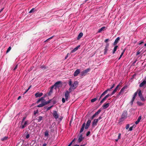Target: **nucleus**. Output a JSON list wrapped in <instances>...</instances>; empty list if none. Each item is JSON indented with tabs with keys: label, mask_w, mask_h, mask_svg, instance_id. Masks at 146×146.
<instances>
[{
	"label": "nucleus",
	"mask_w": 146,
	"mask_h": 146,
	"mask_svg": "<svg viewBox=\"0 0 146 146\" xmlns=\"http://www.w3.org/2000/svg\"><path fill=\"white\" fill-rule=\"evenodd\" d=\"M43 95V93H39V92L36 93L35 94V96L36 98L40 97L42 96Z\"/></svg>",
	"instance_id": "16"
},
{
	"label": "nucleus",
	"mask_w": 146,
	"mask_h": 146,
	"mask_svg": "<svg viewBox=\"0 0 146 146\" xmlns=\"http://www.w3.org/2000/svg\"><path fill=\"white\" fill-rule=\"evenodd\" d=\"M138 95L140 97L141 96H142V94L141 92V90H139V92H138Z\"/></svg>",
	"instance_id": "33"
},
{
	"label": "nucleus",
	"mask_w": 146,
	"mask_h": 146,
	"mask_svg": "<svg viewBox=\"0 0 146 146\" xmlns=\"http://www.w3.org/2000/svg\"><path fill=\"white\" fill-rule=\"evenodd\" d=\"M91 122V121L90 120H88L86 124L90 126Z\"/></svg>",
	"instance_id": "31"
},
{
	"label": "nucleus",
	"mask_w": 146,
	"mask_h": 146,
	"mask_svg": "<svg viewBox=\"0 0 146 146\" xmlns=\"http://www.w3.org/2000/svg\"><path fill=\"white\" fill-rule=\"evenodd\" d=\"M29 137H30L29 135V134H28L26 135V138L27 139Z\"/></svg>",
	"instance_id": "50"
},
{
	"label": "nucleus",
	"mask_w": 146,
	"mask_h": 146,
	"mask_svg": "<svg viewBox=\"0 0 146 146\" xmlns=\"http://www.w3.org/2000/svg\"><path fill=\"white\" fill-rule=\"evenodd\" d=\"M146 84V80H144L143 82L140 84L139 87H143Z\"/></svg>",
	"instance_id": "13"
},
{
	"label": "nucleus",
	"mask_w": 146,
	"mask_h": 146,
	"mask_svg": "<svg viewBox=\"0 0 146 146\" xmlns=\"http://www.w3.org/2000/svg\"><path fill=\"white\" fill-rule=\"evenodd\" d=\"M90 68H88L86 69L83 71L81 73V76H85L86 75L88 72L90 71Z\"/></svg>",
	"instance_id": "6"
},
{
	"label": "nucleus",
	"mask_w": 146,
	"mask_h": 146,
	"mask_svg": "<svg viewBox=\"0 0 146 146\" xmlns=\"http://www.w3.org/2000/svg\"><path fill=\"white\" fill-rule=\"evenodd\" d=\"M61 83V82L60 81H58L56 82L54 84V86H55L54 88L56 89L57 87H59L60 86V83Z\"/></svg>",
	"instance_id": "11"
},
{
	"label": "nucleus",
	"mask_w": 146,
	"mask_h": 146,
	"mask_svg": "<svg viewBox=\"0 0 146 146\" xmlns=\"http://www.w3.org/2000/svg\"><path fill=\"white\" fill-rule=\"evenodd\" d=\"M83 33H80L78 35V37H77V39L79 40L83 36Z\"/></svg>",
	"instance_id": "25"
},
{
	"label": "nucleus",
	"mask_w": 146,
	"mask_h": 146,
	"mask_svg": "<svg viewBox=\"0 0 146 146\" xmlns=\"http://www.w3.org/2000/svg\"><path fill=\"white\" fill-rule=\"evenodd\" d=\"M98 121V119H94L92 123V125L93 126L96 125Z\"/></svg>",
	"instance_id": "17"
},
{
	"label": "nucleus",
	"mask_w": 146,
	"mask_h": 146,
	"mask_svg": "<svg viewBox=\"0 0 146 146\" xmlns=\"http://www.w3.org/2000/svg\"><path fill=\"white\" fill-rule=\"evenodd\" d=\"M138 91V90L136 92H135L134 93V94L133 95V98H134V99H135V97L136 96H137V94Z\"/></svg>",
	"instance_id": "29"
},
{
	"label": "nucleus",
	"mask_w": 146,
	"mask_h": 146,
	"mask_svg": "<svg viewBox=\"0 0 146 146\" xmlns=\"http://www.w3.org/2000/svg\"><path fill=\"white\" fill-rule=\"evenodd\" d=\"M43 117L41 116H40L38 117V119H37L38 122H40L41 120L42 119Z\"/></svg>",
	"instance_id": "28"
},
{
	"label": "nucleus",
	"mask_w": 146,
	"mask_h": 146,
	"mask_svg": "<svg viewBox=\"0 0 146 146\" xmlns=\"http://www.w3.org/2000/svg\"><path fill=\"white\" fill-rule=\"evenodd\" d=\"M129 124H127L126 125V126L125 127L126 129H127L129 127Z\"/></svg>",
	"instance_id": "45"
},
{
	"label": "nucleus",
	"mask_w": 146,
	"mask_h": 146,
	"mask_svg": "<svg viewBox=\"0 0 146 146\" xmlns=\"http://www.w3.org/2000/svg\"><path fill=\"white\" fill-rule=\"evenodd\" d=\"M46 143H44L43 145L42 146H46Z\"/></svg>",
	"instance_id": "64"
},
{
	"label": "nucleus",
	"mask_w": 146,
	"mask_h": 146,
	"mask_svg": "<svg viewBox=\"0 0 146 146\" xmlns=\"http://www.w3.org/2000/svg\"><path fill=\"white\" fill-rule=\"evenodd\" d=\"M114 86H115V84H113L112 85V86L111 87V88L112 89V88H113L114 87Z\"/></svg>",
	"instance_id": "62"
},
{
	"label": "nucleus",
	"mask_w": 146,
	"mask_h": 146,
	"mask_svg": "<svg viewBox=\"0 0 146 146\" xmlns=\"http://www.w3.org/2000/svg\"><path fill=\"white\" fill-rule=\"evenodd\" d=\"M108 91L107 90L105 91L101 94L100 97V98L99 99H100L103 96L105 95L106 93H107L108 92Z\"/></svg>",
	"instance_id": "26"
},
{
	"label": "nucleus",
	"mask_w": 146,
	"mask_h": 146,
	"mask_svg": "<svg viewBox=\"0 0 146 146\" xmlns=\"http://www.w3.org/2000/svg\"><path fill=\"white\" fill-rule=\"evenodd\" d=\"M80 70L79 69H77L74 72V76H77L80 73Z\"/></svg>",
	"instance_id": "12"
},
{
	"label": "nucleus",
	"mask_w": 146,
	"mask_h": 146,
	"mask_svg": "<svg viewBox=\"0 0 146 146\" xmlns=\"http://www.w3.org/2000/svg\"><path fill=\"white\" fill-rule=\"evenodd\" d=\"M141 100L143 101H145V99L143 97V96H141L139 97Z\"/></svg>",
	"instance_id": "38"
},
{
	"label": "nucleus",
	"mask_w": 146,
	"mask_h": 146,
	"mask_svg": "<svg viewBox=\"0 0 146 146\" xmlns=\"http://www.w3.org/2000/svg\"><path fill=\"white\" fill-rule=\"evenodd\" d=\"M68 53L67 55L66 56L65 58V59H66L68 57Z\"/></svg>",
	"instance_id": "54"
},
{
	"label": "nucleus",
	"mask_w": 146,
	"mask_h": 146,
	"mask_svg": "<svg viewBox=\"0 0 146 146\" xmlns=\"http://www.w3.org/2000/svg\"><path fill=\"white\" fill-rule=\"evenodd\" d=\"M120 39V38L119 37H117L115 40V41L114 43V44L115 45L117 44L118 41Z\"/></svg>",
	"instance_id": "23"
},
{
	"label": "nucleus",
	"mask_w": 146,
	"mask_h": 146,
	"mask_svg": "<svg viewBox=\"0 0 146 146\" xmlns=\"http://www.w3.org/2000/svg\"><path fill=\"white\" fill-rule=\"evenodd\" d=\"M119 86V84L118 85L115 89L113 90L112 92L111 93V95H113L117 91V90L118 89V88Z\"/></svg>",
	"instance_id": "15"
},
{
	"label": "nucleus",
	"mask_w": 146,
	"mask_h": 146,
	"mask_svg": "<svg viewBox=\"0 0 146 146\" xmlns=\"http://www.w3.org/2000/svg\"><path fill=\"white\" fill-rule=\"evenodd\" d=\"M29 124V121L27 120L25 121L24 124L21 125L20 127L22 129H23L25 127Z\"/></svg>",
	"instance_id": "7"
},
{
	"label": "nucleus",
	"mask_w": 146,
	"mask_h": 146,
	"mask_svg": "<svg viewBox=\"0 0 146 146\" xmlns=\"http://www.w3.org/2000/svg\"><path fill=\"white\" fill-rule=\"evenodd\" d=\"M101 110L100 109L99 110L95 113L91 117L92 119H93L94 117L99 114L101 112Z\"/></svg>",
	"instance_id": "10"
},
{
	"label": "nucleus",
	"mask_w": 146,
	"mask_h": 146,
	"mask_svg": "<svg viewBox=\"0 0 146 146\" xmlns=\"http://www.w3.org/2000/svg\"><path fill=\"white\" fill-rule=\"evenodd\" d=\"M44 135L45 137H46V139H47L49 137V131L48 130L45 131Z\"/></svg>",
	"instance_id": "20"
},
{
	"label": "nucleus",
	"mask_w": 146,
	"mask_h": 146,
	"mask_svg": "<svg viewBox=\"0 0 146 146\" xmlns=\"http://www.w3.org/2000/svg\"><path fill=\"white\" fill-rule=\"evenodd\" d=\"M106 29V27H102L101 29H99L98 31V33H100L102 31H104Z\"/></svg>",
	"instance_id": "18"
},
{
	"label": "nucleus",
	"mask_w": 146,
	"mask_h": 146,
	"mask_svg": "<svg viewBox=\"0 0 146 146\" xmlns=\"http://www.w3.org/2000/svg\"><path fill=\"white\" fill-rule=\"evenodd\" d=\"M141 119V116H139L138 117V118L137 120L135 122V123L136 124H138L139 123V121H140Z\"/></svg>",
	"instance_id": "22"
},
{
	"label": "nucleus",
	"mask_w": 146,
	"mask_h": 146,
	"mask_svg": "<svg viewBox=\"0 0 146 146\" xmlns=\"http://www.w3.org/2000/svg\"><path fill=\"white\" fill-rule=\"evenodd\" d=\"M52 107V106L48 107L47 108V110H50L51 109V108Z\"/></svg>",
	"instance_id": "53"
},
{
	"label": "nucleus",
	"mask_w": 146,
	"mask_h": 146,
	"mask_svg": "<svg viewBox=\"0 0 146 146\" xmlns=\"http://www.w3.org/2000/svg\"><path fill=\"white\" fill-rule=\"evenodd\" d=\"M53 116L56 119H57L59 117V115L58 114L57 112L56 111H53V113H52Z\"/></svg>",
	"instance_id": "8"
},
{
	"label": "nucleus",
	"mask_w": 146,
	"mask_h": 146,
	"mask_svg": "<svg viewBox=\"0 0 146 146\" xmlns=\"http://www.w3.org/2000/svg\"><path fill=\"white\" fill-rule=\"evenodd\" d=\"M127 86H123L121 90L118 93V94L117 95V97H119V95L123 93L125 91V89L127 88Z\"/></svg>",
	"instance_id": "5"
},
{
	"label": "nucleus",
	"mask_w": 146,
	"mask_h": 146,
	"mask_svg": "<svg viewBox=\"0 0 146 146\" xmlns=\"http://www.w3.org/2000/svg\"><path fill=\"white\" fill-rule=\"evenodd\" d=\"M133 126L130 127L129 129V130L130 131H131L132 130L133 128Z\"/></svg>",
	"instance_id": "49"
},
{
	"label": "nucleus",
	"mask_w": 146,
	"mask_h": 146,
	"mask_svg": "<svg viewBox=\"0 0 146 146\" xmlns=\"http://www.w3.org/2000/svg\"><path fill=\"white\" fill-rule=\"evenodd\" d=\"M34 9H35L34 8H33L30 10V11H29V13H31L33 12L34 11Z\"/></svg>",
	"instance_id": "46"
},
{
	"label": "nucleus",
	"mask_w": 146,
	"mask_h": 146,
	"mask_svg": "<svg viewBox=\"0 0 146 146\" xmlns=\"http://www.w3.org/2000/svg\"><path fill=\"white\" fill-rule=\"evenodd\" d=\"M109 106V103H106L104 104L103 106L102 107L104 109H105L108 107Z\"/></svg>",
	"instance_id": "19"
},
{
	"label": "nucleus",
	"mask_w": 146,
	"mask_h": 146,
	"mask_svg": "<svg viewBox=\"0 0 146 146\" xmlns=\"http://www.w3.org/2000/svg\"><path fill=\"white\" fill-rule=\"evenodd\" d=\"M135 99L132 98L131 101V103L132 104L133 102V101H134Z\"/></svg>",
	"instance_id": "44"
},
{
	"label": "nucleus",
	"mask_w": 146,
	"mask_h": 146,
	"mask_svg": "<svg viewBox=\"0 0 146 146\" xmlns=\"http://www.w3.org/2000/svg\"><path fill=\"white\" fill-rule=\"evenodd\" d=\"M71 92L68 90H66L65 93V99L64 98H62V101L63 103H64L65 102V101H67L68 100L70 97L69 95L70 93Z\"/></svg>",
	"instance_id": "3"
},
{
	"label": "nucleus",
	"mask_w": 146,
	"mask_h": 146,
	"mask_svg": "<svg viewBox=\"0 0 146 146\" xmlns=\"http://www.w3.org/2000/svg\"><path fill=\"white\" fill-rule=\"evenodd\" d=\"M44 97H42L40 99H38L36 103H38L40 101H42V103L41 104H39L37 106L38 107H41L44 106L50 103V101L46 102L44 100Z\"/></svg>",
	"instance_id": "2"
},
{
	"label": "nucleus",
	"mask_w": 146,
	"mask_h": 146,
	"mask_svg": "<svg viewBox=\"0 0 146 146\" xmlns=\"http://www.w3.org/2000/svg\"><path fill=\"white\" fill-rule=\"evenodd\" d=\"M143 41H141L139 43V44L140 45V44H143Z\"/></svg>",
	"instance_id": "61"
},
{
	"label": "nucleus",
	"mask_w": 146,
	"mask_h": 146,
	"mask_svg": "<svg viewBox=\"0 0 146 146\" xmlns=\"http://www.w3.org/2000/svg\"><path fill=\"white\" fill-rule=\"evenodd\" d=\"M8 138V137H4L3 138H2L1 140L2 141H4L5 140H7Z\"/></svg>",
	"instance_id": "34"
},
{
	"label": "nucleus",
	"mask_w": 146,
	"mask_h": 146,
	"mask_svg": "<svg viewBox=\"0 0 146 146\" xmlns=\"http://www.w3.org/2000/svg\"><path fill=\"white\" fill-rule=\"evenodd\" d=\"M78 84V81H75L73 83H72L71 80L70 79L69 81L68 84L70 86L68 90L70 92H71L75 90L77 87Z\"/></svg>",
	"instance_id": "1"
},
{
	"label": "nucleus",
	"mask_w": 146,
	"mask_h": 146,
	"mask_svg": "<svg viewBox=\"0 0 146 146\" xmlns=\"http://www.w3.org/2000/svg\"><path fill=\"white\" fill-rule=\"evenodd\" d=\"M125 51V50H123V51L121 53V54L120 55V57H119V58H118V60H119L121 58V57L122 56H123V53H124V52Z\"/></svg>",
	"instance_id": "37"
},
{
	"label": "nucleus",
	"mask_w": 146,
	"mask_h": 146,
	"mask_svg": "<svg viewBox=\"0 0 146 146\" xmlns=\"http://www.w3.org/2000/svg\"><path fill=\"white\" fill-rule=\"evenodd\" d=\"M38 112V110H37L36 111H34V114L35 115Z\"/></svg>",
	"instance_id": "52"
},
{
	"label": "nucleus",
	"mask_w": 146,
	"mask_h": 146,
	"mask_svg": "<svg viewBox=\"0 0 146 146\" xmlns=\"http://www.w3.org/2000/svg\"><path fill=\"white\" fill-rule=\"evenodd\" d=\"M74 140H73L69 144V145H68V146H70L72 144V143L73 142V141H74Z\"/></svg>",
	"instance_id": "56"
},
{
	"label": "nucleus",
	"mask_w": 146,
	"mask_h": 146,
	"mask_svg": "<svg viewBox=\"0 0 146 146\" xmlns=\"http://www.w3.org/2000/svg\"><path fill=\"white\" fill-rule=\"evenodd\" d=\"M97 100V98H95L92 99L91 100V101L92 102H95V101H96Z\"/></svg>",
	"instance_id": "32"
},
{
	"label": "nucleus",
	"mask_w": 146,
	"mask_h": 146,
	"mask_svg": "<svg viewBox=\"0 0 146 146\" xmlns=\"http://www.w3.org/2000/svg\"><path fill=\"white\" fill-rule=\"evenodd\" d=\"M118 47V46H115V47H114V48L113 49V52H112V53L113 54H114V53H115V52L116 51V50L117 49Z\"/></svg>",
	"instance_id": "27"
},
{
	"label": "nucleus",
	"mask_w": 146,
	"mask_h": 146,
	"mask_svg": "<svg viewBox=\"0 0 146 146\" xmlns=\"http://www.w3.org/2000/svg\"><path fill=\"white\" fill-rule=\"evenodd\" d=\"M111 89L110 88L108 89L107 90L108 92H110V91L111 90Z\"/></svg>",
	"instance_id": "55"
},
{
	"label": "nucleus",
	"mask_w": 146,
	"mask_h": 146,
	"mask_svg": "<svg viewBox=\"0 0 146 146\" xmlns=\"http://www.w3.org/2000/svg\"><path fill=\"white\" fill-rule=\"evenodd\" d=\"M11 49V47H9L8 48V49H7V51L6 52L7 53H8V52H9L10 50Z\"/></svg>",
	"instance_id": "39"
},
{
	"label": "nucleus",
	"mask_w": 146,
	"mask_h": 146,
	"mask_svg": "<svg viewBox=\"0 0 146 146\" xmlns=\"http://www.w3.org/2000/svg\"><path fill=\"white\" fill-rule=\"evenodd\" d=\"M140 52L139 51H138L136 53V55H138L140 54Z\"/></svg>",
	"instance_id": "58"
},
{
	"label": "nucleus",
	"mask_w": 146,
	"mask_h": 146,
	"mask_svg": "<svg viewBox=\"0 0 146 146\" xmlns=\"http://www.w3.org/2000/svg\"><path fill=\"white\" fill-rule=\"evenodd\" d=\"M83 139V138L82 137V135H81L79 137V138L78 139V141L79 142H81Z\"/></svg>",
	"instance_id": "24"
},
{
	"label": "nucleus",
	"mask_w": 146,
	"mask_h": 146,
	"mask_svg": "<svg viewBox=\"0 0 146 146\" xmlns=\"http://www.w3.org/2000/svg\"><path fill=\"white\" fill-rule=\"evenodd\" d=\"M112 95H111V93L110 94H108L106 96H105V97L107 99V98H108L109 96H111Z\"/></svg>",
	"instance_id": "35"
},
{
	"label": "nucleus",
	"mask_w": 146,
	"mask_h": 146,
	"mask_svg": "<svg viewBox=\"0 0 146 146\" xmlns=\"http://www.w3.org/2000/svg\"><path fill=\"white\" fill-rule=\"evenodd\" d=\"M31 87V86H30L28 88V89L26 90V92H25V93H26Z\"/></svg>",
	"instance_id": "41"
},
{
	"label": "nucleus",
	"mask_w": 146,
	"mask_h": 146,
	"mask_svg": "<svg viewBox=\"0 0 146 146\" xmlns=\"http://www.w3.org/2000/svg\"><path fill=\"white\" fill-rule=\"evenodd\" d=\"M40 68L42 69H46V67L44 65L41 66L40 67Z\"/></svg>",
	"instance_id": "42"
},
{
	"label": "nucleus",
	"mask_w": 146,
	"mask_h": 146,
	"mask_svg": "<svg viewBox=\"0 0 146 146\" xmlns=\"http://www.w3.org/2000/svg\"><path fill=\"white\" fill-rule=\"evenodd\" d=\"M106 99L105 96L102 99L101 101L100 102L101 104H102L103 102Z\"/></svg>",
	"instance_id": "30"
},
{
	"label": "nucleus",
	"mask_w": 146,
	"mask_h": 146,
	"mask_svg": "<svg viewBox=\"0 0 146 146\" xmlns=\"http://www.w3.org/2000/svg\"><path fill=\"white\" fill-rule=\"evenodd\" d=\"M102 118V117L101 116H100L99 117L98 119H98V121L100 119H101Z\"/></svg>",
	"instance_id": "63"
},
{
	"label": "nucleus",
	"mask_w": 146,
	"mask_h": 146,
	"mask_svg": "<svg viewBox=\"0 0 146 146\" xmlns=\"http://www.w3.org/2000/svg\"><path fill=\"white\" fill-rule=\"evenodd\" d=\"M85 125V123H84L82 124L81 128L80 130V133H82L83 131Z\"/></svg>",
	"instance_id": "21"
},
{
	"label": "nucleus",
	"mask_w": 146,
	"mask_h": 146,
	"mask_svg": "<svg viewBox=\"0 0 146 146\" xmlns=\"http://www.w3.org/2000/svg\"><path fill=\"white\" fill-rule=\"evenodd\" d=\"M17 66H18V65L17 64V65H16L15 67V68H14V70H15L16 69H17Z\"/></svg>",
	"instance_id": "57"
},
{
	"label": "nucleus",
	"mask_w": 146,
	"mask_h": 146,
	"mask_svg": "<svg viewBox=\"0 0 146 146\" xmlns=\"http://www.w3.org/2000/svg\"><path fill=\"white\" fill-rule=\"evenodd\" d=\"M121 134L120 133H119V134L118 136V139H119L121 138Z\"/></svg>",
	"instance_id": "47"
},
{
	"label": "nucleus",
	"mask_w": 146,
	"mask_h": 146,
	"mask_svg": "<svg viewBox=\"0 0 146 146\" xmlns=\"http://www.w3.org/2000/svg\"><path fill=\"white\" fill-rule=\"evenodd\" d=\"M89 126V125L86 124V126L85 127V129H87L88 128Z\"/></svg>",
	"instance_id": "51"
},
{
	"label": "nucleus",
	"mask_w": 146,
	"mask_h": 146,
	"mask_svg": "<svg viewBox=\"0 0 146 146\" xmlns=\"http://www.w3.org/2000/svg\"><path fill=\"white\" fill-rule=\"evenodd\" d=\"M112 95H111V93L110 94H108L106 96H105V97L107 99V98H108L109 96H111Z\"/></svg>",
	"instance_id": "36"
},
{
	"label": "nucleus",
	"mask_w": 146,
	"mask_h": 146,
	"mask_svg": "<svg viewBox=\"0 0 146 146\" xmlns=\"http://www.w3.org/2000/svg\"><path fill=\"white\" fill-rule=\"evenodd\" d=\"M90 134V131H88L86 134V135L87 136H88Z\"/></svg>",
	"instance_id": "48"
},
{
	"label": "nucleus",
	"mask_w": 146,
	"mask_h": 146,
	"mask_svg": "<svg viewBox=\"0 0 146 146\" xmlns=\"http://www.w3.org/2000/svg\"><path fill=\"white\" fill-rule=\"evenodd\" d=\"M109 44L108 43H107L105 46L104 49V54H106L107 51L108 50Z\"/></svg>",
	"instance_id": "9"
},
{
	"label": "nucleus",
	"mask_w": 146,
	"mask_h": 146,
	"mask_svg": "<svg viewBox=\"0 0 146 146\" xmlns=\"http://www.w3.org/2000/svg\"><path fill=\"white\" fill-rule=\"evenodd\" d=\"M109 41V39H106L105 40V42H107L108 41Z\"/></svg>",
	"instance_id": "60"
},
{
	"label": "nucleus",
	"mask_w": 146,
	"mask_h": 146,
	"mask_svg": "<svg viewBox=\"0 0 146 146\" xmlns=\"http://www.w3.org/2000/svg\"><path fill=\"white\" fill-rule=\"evenodd\" d=\"M137 103L139 106H141L142 105V103L139 102H137Z\"/></svg>",
	"instance_id": "40"
},
{
	"label": "nucleus",
	"mask_w": 146,
	"mask_h": 146,
	"mask_svg": "<svg viewBox=\"0 0 146 146\" xmlns=\"http://www.w3.org/2000/svg\"><path fill=\"white\" fill-rule=\"evenodd\" d=\"M80 46V45H79L77 46L76 47L74 48L73 50H71V51L70 53H73L74 52H76V51H77L78 49V48H79V47Z\"/></svg>",
	"instance_id": "14"
},
{
	"label": "nucleus",
	"mask_w": 146,
	"mask_h": 146,
	"mask_svg": "<svg viewBox=\"0 0 146 146\" xmlns=\"http://www.w3.org/2000/svg\"><path fill=\"white\" fill-rule=\"evenodd\" d=\"M26 117H23V119H22V121H21V124H22L23 123L24 121L25 120V119Z\"/></svg>",
	"instance_id": "43"
},
{
	"label": "nucleus",
	"mask_w": 146,
	"mask_h": 146,
	"mask_svg": "<svg viewBox=\"0 0 146 146\" xmlns=\"http://www.w3.org/2000/svg\"><path fill=\"white\" fill-rule=\"evenodd\" d=\"M127 116V113L126 111H124L122 113L121 115V117L120 119V121H123L125 119Z\"/></svg>",
	"instance_id": "4"
},
{
	"label": "nucleus",
	"mask_w": 146,
	"mask_h": 146,
	"mask_svg": "<svg viewBox=\"0 0 146 146\" xmlns=\"http://www.w3.org/2000/svg\"><path fill=\"white\" fill-rule=\"evenodd\" d=\"M55 88V86H54V85H53V86H52L51 87V88L50 89H51V90H52L53 89V88Z\"/></svg>",
	"instance_id": "59"
}]
</instances>
